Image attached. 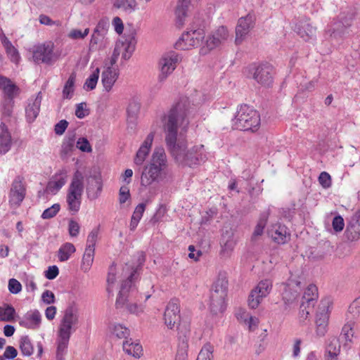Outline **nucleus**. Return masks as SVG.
Returning a JSON list of instances; mask_svg holds the SVG:
<instances>
[{
    "mask_svg": "<svg viewBox=\"0 0 360 360\" xmlns=\"http://www.w3.org/2000/svg\"><path fill=\"white\" fill-rule=\"evenodd\" d=\"M268 236L276 243L284 244L290 239V233L287 227L280 223H276L269 226L267 230Z\"/></svg>",
    "mask_w": 360,
    "mask_h": 360,
    "instance_id": "19",
    "label": "nucleus"
},
{
    "mask_svg": "<svg viewBox=\"0 0 360 360\" xmlns=\"http://www.w3.org/2000/svg\"><path fill=\"white\" fill-rule=\"evenodd\" d=\"M134 50L135 41L133 39L117 42L110 58L111 64L115 65L116 63L120 54L124 60L129 59Z\"/></svg>",
    "mask_w": 360,
    "mask_h": 360,
    "instance_id": "16",
    "label": "nucleus"
},
{
    "mask_svg": "<svg viewBox=\"0 0 360 360\" xmlns=\"http://www.w3.org/2000/svg\"><path fill=\"white\" fill-rule=\"evenodd\" d=\"M236 245V240L233 238V234L226 233L223 235L221 241V254L224 257H229L231 252L233 250Z\"/></svg>",
    "mask_w": 360,
    "mask_h": 360,
    "instance_id": "32",
    "label": "nucleus"
},
{
    "mask_svg": "<svg viewBox=\"0 0 360 360\" xmlns=\"http://www.w3.org/2000/svg\"><path fill=\"white\" fill-rule=\"evenodd\" d=\"M189 336L190 333L188 330L179 333L177 352L188 353Z\"/></svg>",
    "mask_w": 360,
    "mask_h": 360,
    "instance_id": "46",
    "label": "nucleus"
},
{
    "mask_svg": "<svg viewBox=\"0 0 360 360\" xmlns=\"http://www.w3.org/2000/svg\"><path fill=\"white\" fill-rule=\"evenodd\" d=\"M135 273L136 271H134V272L130 274L128 279L122 283L121 290L116 300L115 305L117 309H122L126 307V309L130 314L139 316L143 312V306L135 302H131L129 299V291H134L132 289V278Z\"/></svg>",
    "mask_w": 360,
    "mask_h": 360,
    "instance_id": "6",
    "label": "nucleus"
},
{
    "mask_svg": "<svg viewBox=\"0 0 360 360\" xmlns=\"http://www.w3.org/2000/svg\"><path fill=\"white\" fill-rule=\"evenodd\" d=\"M79 320L78 309L75 306L68 307L64 316L60 321L58 338L56 358L58 360H63L67 353L69 340L72 334V328L76 326Z\"/></svg>",
    "mask_w": 360,
    "mask_h": 360,
    "instance_id": "3",
    "label": "nucleus"
},
{
    "mask_svg": "<svg viewBox=\"0 0 360 360\" xmlns=\"http://www.w3.org/2000/svg\"><path fill=\"white\" fill-rule=\"evenodd\" d=\"M110 330L112 335L120 339H127L130 335L129 329L120 323L112 324L110 327Z\"/></svg>",
    "mask_w": 360,
    "mask_h": 360,
    "instance_id": "40",
    "label": "nucleus"
},
{
    "mask_svg": "<svg viewBox=\"0 0 360 360\" xmlns=\"http://www.w3.org/2000/svg\"><path fill=\"white\" fill-rule=\"evenodd\" d=\"M11 135L8 127L3 122L0 124V153L5 154L11 148Z\"/></svg>",
    "mask_w": 360,
    "mask_h": 360,
    "instance_id": "29",
    "label": "nucleus"
},
{
    "mask_svg": "<svg viewBox=\"0 0 360 360\" xmlns=\"http://www.w3.org/2000/svg\"><path fill=\"white\" fill-rule=\"evenodd\" d=\"M67 173L65 171H61L56 174L53 179L49 181L48 188L53 191H59L67 181Z\"/></svg>",
    "mask_w": 360,
    "mask_h": 360,
    "instance_id": "34",
    "label": "nucleus"
},
{
    "mask_svg": "<svg viewBox=\"0 0 360 360\" xmlns=\"http://www.w3.org/2000/svg\"><path fill=\"white\" fill-rule=\"evenodd\" d=\"M6 53L11 62L18 64L20 60V56L17 49L13 46L6 51Z\"/></svg>",
    "mask_w": 360,
    "mask_h": 360,
    "instance_id": "61",
    "label": "nucleus"
},
{
    "mask_svg": "<svg viewBox=\"0 0 360 360\" xmlns=\"http://www.w3.org/2000/svg\"><path fill=\"white\" fill-rule=\"evenodd\" d=\"M99 230L98 228L94 229L88 235L86 248H89L95 251V246L98 238Z\"/></svg>",
    "mask_w": 360,
    "mask_h": 360,
    "instance_id": "49",
    "label": "nucleus"
},
{
    "mask_svg": "<svg viewBox=\"0 0 360 360\" xmlns=\"http://www.w3.org/2000/svg\"><path fill=\"white\" fill-rule=\"evenodd\" d=\"M41 322V315L37 309L28 311L19 320L21 326L32 330L39 328Z\"/></svg>",
    "mask_w": 360,
    "mask_h": 360,
    "instance_id": "20",
    "label": "nucleus"
},
{
    "mask_svg": "<svg viewBox=\"0 0 360 360\" xmlns=\"http://www.w3.org/2000/svg\"><path fill=\"white\" fill-rule=\"evenodd\" d=\"M80 230V226L78 222L71 219L68 223V232L70 236L76 237L78 236Z\"/></svg>",
    "mask_w": 360,
    "mask_h": 360,
    "instance_id": "58",
    "label": "nucleus"
},
{
    "mask_svg": "<svg viewBox=\"0 0 360 360\" xmlns=\"http://www.w3.org/2000/svg\"><path fill=\"white\" fill-rule=\"evenodd\" d=\"M348 312L352 314L353 317H355L360 314V299L355 300L349 305Z\"/></svg>",
    "mask_w": 360,
    "mask_h": 360,
    "instance_id": "62",
    "label": "nucleus"
},
{
    "mask_svg": "<svg viewBox=\"0 0 360 360\" xmlns=\"http://www.w3.org/2000/svg\"><path fill=\"white\" fill-rule=\"evenodd\" d=\"M76 147L85 153H90L92 150L91 146L86 138H79L76 143Z\"/></svg>",
    "mask_w": 360,
    "mask_h": 360,
    "instance_id": "54",
    "label": "nucleus"
},
{
    "mask_svg": "<svg viewBox=\"0 0 360 360\" xmlns=\"http://www.w3.org/2000/svg\"><path fill=\"white\" fill-rule=\"evenodd\" d=\"M60 54L54 51V44L46 41L34 46L32 51V58L35 63L51 65L59 58Z\"/></svg>",
    "mask_w": 360,
    "mask_h": 360,
    "instance_id": "8",
    "label": "nucleus"
},
{
    "mask_svg": "<svg viewBox=\"0 0 360 360\" xmlns=\"http://www.w3.org/2000/svg\"><path fill=\"white\" fill-rule=\"evenodd\" d=\"M75 76L72 74L69 77L63 87V98L64 99H70L72 97L75 91Z\"/></svg>",
    "mask_w": 360,
    "mask_h": 360,
    "instance_id": "42",
    "label": "nucleus"
},
{
    "mask_svg": "<svg viewBox=\"0 0 360 360\" xmlns=\"http://www.w3.org/2000/svg\"><path fill=\"white\" fill-rule=\"evenodd\" d=\"M259 124L258 112L248 105H240L233 120V127L241 131H254Z\"/></svg>",
    "mask_w": 360,
    "mask_h": 360,
    "instance_id": "5",
    "label": "nucleus"
},
{
    "mask_svg": "<svg viewBox=\"0 0 360 360\" xmlns=\"http://www.w3.org/2000/svg\"><path fill=\"white\" fill-rule=\"evenodd\" d=\"M0 90L4 98H15L20 93V89L8 78L0 75Z\"/></svg>",
    "mask_w": 360,
    "mask_h": 360,
    "instance_id": "26",
    "label": "nucleus"
},
{
    "mask_svg": "<svg viewBox=\"0 0 360 360\" xmlns=\"http://www.w3.org/2000/svg\"><path fill=\"white\" fill-rule=\"evenodd\" d=\"M146 203H139L134 209L133 214L131 218L129 229L131 231H134L137 227L143 214L146 210Z\"/></svg>",
    "mask_w": 360,
    "mask_h": 360,
    "instance_id": "35",
    "label": "nucleus"
},
{
    "mask_svg": "<svg viewBox=\"0 0 360 360\" xmlns=\"http://www.w3.org/2000/svg\"><path fill=\"white\" fill-rule=\"evenodd\" d=\"M180 308L178 300H172L167 304L165 314L164 321L168 328L172 329L179 322Z\"/></svg>",
    "mask_w": 360,
    "mask_h": 360,
    "instance_id": "18",
    "label": "nucleus"
},
{
    "mask_svg": "<svg viewBox=\"0 0 360 360\" xmlns=\"http://www.w3.org/2000/svg\"><path fill=\"white\" fill-rule=\"evenodd\" d=\"M100 70L98 68H96L95 70L89 75L86 79L84 84V89L86 91H91L96 88L98 78H99Z\"/></svg>",
    "mask_w": 360,
    "mask_h": 360,
    "instance_id": "45",
    "label": "nucleus"
},
{
    "mask_svg": "<svg viewBox=\"0 0 360 360\" xmlns=\"http://www.w3.org/2000/svg\"><path fill=\"white\" fill-rule=\"evenodd\" d=\"M26 188L23 184V178L18 176L13 180L10 193L9 203L11 207H17L20 206L25 198Z\"/></svg>",
    "mask_w": 360,
    "mask_h": 360,
    "instance_id": "15",
    "label": "nucleus"
},
{
    "mask_svg": "<svg viewBox=\"0 0 360 360\" xmlns=\"http://www.w3.org/2000/svg\"><path fill=\"white\" fill-rule=\"evenodd\" d=\"M108 27H109L108 20L107 19H101L98 22L93 33L107 36Z\"/></svg>",
    "mask_w": 360,
    "mask_h": 360,
    "instance_id": "52",
    "label": "nucleus"
},
{
    "mask_svg": "<svg viewBox=\"0 0 360 360\" xmlns=\"http://www.w3.org/2000/svg\"><path fill=\"white\" fill-rule=\"evenodd\" d=\"M76 251V248L71 243H65L63 244L58 251V257L60 262L68 261L70 256Z\"/></svg>",
    "mask_w": 360,
    "mask_h": 360,
    "instance_id": "37",
    "label": "nucleus"
},
{
    "mask_svg": "<svg viewBox=\"0 0 360 360\" xmlns=\"http://www.w3.org/2000/svg\"><path fill=\"white\" fill-rule=\"evenodd\" d=\"M155 136L154 132H150L148 134L146 139L143 141L134 159V162L136 165H142L146 158L148 157Z\"/></svg>",
    "mask_w": 360,
    "mask_h": 360,
    "instance_id": "22",
    "label": "nucleus"
},
{
    "mask_svg": "<svg viewBox=\"0 0 360 360\" xmlns=\"http://www.w3.org/2000/svg\"><path fill=\"white\" fill-rule=\"evenodd\" d=\"M15 309L8 304L0 307V321H11L14 319Z\"/></svg>",
    "mask_w": 360,
    "mask_h": 360,
    "instance_id": "44",
    "label": "nucleus"
},
{
    "mask_svg": "<svg viewBox=\"0 0 360 360\" xmlns=\"http://www.w3.org/2000/svg\"><path fill=\"white\" fill-rule=\"evenodd\" d=\"M228 280L224 274H220L214 282L211 292H214V298H221L227 295Z\"/></svg>",
    "mask_w": 360,
    "mask_h": 360,
    "instance_id": "28",
    "label": "nucleus"
},
{
    "mask_svg": "<svg viewBox=\"0 0 360 360\" xmlns=\"http://www.w3.org/2000/svg\"><path fill=\"white\" fill-rule=\"evenodd\" d=\"M94 250H92L89 248H85L81 264V269L84 272H87L90 270L94 262Z\"/></svg>",
    "mask_w": 360,
    "mask_h": 360,
    "instance_id": "39",
    "label": "nucleus"
},
{
    "mask_svg": "<svg viewBox=\"0 0 360 360\" xmlns=\"http://www.w3.org/2000/svg\"><path fill=\"white\" fill-rule=\"evenodd\" d=\"M122 347L125 353L134 358H139L143 354L142 346L137 341H133L131 338L124 341Z\"/></svg>",
    "mask_w": 360,
    "mask_h": 360,
    "instance_id": "31",
    "label": "nucleus"
},
{
    "mask_svg": "<svg viewBox=\"0 0 360 360\" xmlns=\"http://www.w3.org/2000/svg\"><path fill=\"white\" fill-rule=\"evenodd\" d=\"M296 31L301 38L308 41L316 37V28L307 22H301L296 27Z\"/></svg>",
    "mask_w": 360,
    "mask_h": 360,
    "instance_id": "30",
    "label": "nucleus"
},
{
    "mask_svg": "<svg viewBox=\"0 0 360 360\" xmlns=\"http://www.w3.org/2000/svg\"><path fill=\"white\" fill-rule=\"evenodd\" d=\"M14 98H4L1 103V112L4 116L10 117L13 112Z\"/></svg>",
    "mask_w": 360,
    "mask_h": 360,
    "instance_id": "48",
    "label": "nucleus"
},
{
    "mask_svg": "<svg viewBox=\"0 0 360 360\" xmlns=\"http://www.w3.org/2000/svg\"><path fill=\"white\" fill-rule=\"evenodd\" d=\"M191 105L187 97H181L161 117L165 134V143L175 161L181 165L193 167L205 162L207 155L204 146H195L187 150V143L182 136L190 124Z\"/></svg>",
    "mask_w": 360,
    "mask_h": 360,
    "instance_id": "1",
    "label": "nucleus"
},
{
    "mask_svg": "<svg viewBox=\"0 0 360 360\" xmlns=\"http://www.w3.org/2000/svg\"><path fill=\"white\" fill-rule=\"evenodd\" d=\"M319 182L324 188H328L331 186V177L326 172H322L319 176Z\"/></svg>",
    "mask_w": 360,
    "mask_h": 360,
    "instance_id": "55",
    "label": "nucleus"
},
{
    "mask_svg": "<svg viewBox=\"0 0 360 360\" xmlns=\"http://www.w3.org/2000/svg\"><path fill=\"white\" fill-rule=\"evenodd\" d=\"M110 42V39L107 36L93 33L89 42V51L103 50L109 46Z\"/></svg>",
    "mask_w": 360,
    "mask_h": 360,
    "instance_id": "27",
    "label": "nucleus"
},
{
    "mask_svg": "<svg viewBox=\"0 0 360 360\" xmlns=\"http://www.w3.org/2000/svg\"><path fill=\"white\" fill-rule=\"evenodd\" d=\"M214 346L210 343H205L201 348L196 360H213Z\"/></svg>",
    "mask_w": 360,
    "mask_h": 360,
    "instance_id": "41",
    "label": "nucleus"
},
{
    "mask_svg": "<svg viewBox=\"0 0 360 360\" xmlns=\"http://www.w3.org/2000/svg\"><path fill=\"white\" fill-rule=\"evenodd\" d=\"M103 184L101 177L98 176H90L87 179L86 195L90 200L97 199L102 191Z\"/></svg>",
    "mask_w": 360,
    "mask_h": 360,
    "instance_id": "23",
    "label": "nucleus"
},
{
    "mask_svg": "<svg viewBox=\"0 0 360 360\" xmlns=\"http://www.w3.org/2000/svg\"><path fill=\"white\" fill-rule=\"evenodd\" d=\"M139 108V103L136 101H131L128 105L127 113L129 115L134 117L138 113Z\"/></svg>",
    "mask_w": 360,
    "mask_h": 360,
    "instance_id": "63",
    "label": "nucleus"
},
{
    "mask_svg": "<svg viewBox=\"0 0 360 360\" xmlns=\"http://www.w3.org/2000/svg\"><path fill=\"white\" fill-rule=\"evenodd\" d=\"M84 188V175L80 171L77 170L74 173L66 194L68 210L73 214L77 213L80 209Z\"/></svg>",
    "mask_w": 360,
    "mask_h": 360,
    "instance_id": "4",
    "label": "nucleus"
},
{
    "mask_svg": "<svg viewBox=\"0 0 360 360\" xmlns=\"http://www.w3.org/2000/svg\"><path fill=\"white\" fill-rule=\"evenodd\" d=\"M110 63V66L105 67L101 74V82L104 89L109 92L118 79L119 70Z\"/></svg>",
    "mask_w": 360,
    "mask_h": 360,
    "instance_id": "21",
    "label": "nucleus"
},
{
    "mask_svg": "<svg viewBox=\"0 0 360 360\" xmlns=\"http://www.w3.org/2000/svg\"><path fill=\"white\" fill-rule=\"evenodd\" d=\"M167 168V159L162 147L155 148L150 162L146 165L141 176V185L148 187L153 183L162 181L165 175Z\"/></svg>",
    "mask_w": 360,
    "mask_h": 360,
    "instance_id": "2",
    "label": "nucleus"
},
{
    "mask_svg": "<svg viewBox=\"0 0 360 360\" xmlns=\"http://www.w3.org/2000/svg\"><path fill=\"white\" fill-rule=\"evenodd\" d=\"M205 37L204 30L202 29L190 30L184 32L174 44L176 49L188 50L198 46Z\"/></svg>",
    "mask_w": 360,
    "mask_h": 360,
    "instance_id": "10",
    "label": "nucleus"
},
{
    "mask_svg": "<svg viewBox=\"0 0 360 360\" xmlns=\"http://www.w3.org/2000/svg\"><path fill=\"white\" fill-rule=\"evenodd\" d=\"M42 100L41 93L39 92L34 98L28 100V104L25 109L26 118L29 122H32L38 116L40 111V105Z\"/></svg>",
    "mask_w": 360,
    "mask_h": 360,
    "instance_id": "25",
    "label": "nucleus"
},
{
    "mask_svg": "<svg viewBox=\"0 0 360 360\" xmlns=\"http://www.w3.org/2000/svg\"><path fill=\"white\" fill-rule=\"evenodd\" d=\"M249 73L258 84L262 86H269L273 83L274 68L269 64L252 65L249 68Z\"/></svg>",
    "mask_w": 360,
    "mask_h": 360,
    "instance_id": "11",
    "label": "nucleus"
},
{
    "mask_svg": "<svg viewBox=\"0 0 360 360\" xmlns=\"http://www.w3.org/2000/svg\"><path fill=\"white\" fill-rule=\"evenodd\" d=\"M60 205L58 203L53 204L51 207L46 209L41 214V218L44 219H51L54 217L60 211Z\"/></svg>",
    "mask_w": 360,
    "mask_h": 360,
    "instance_id": "51",
    "label": "nucleus"
},
{
    "mask_svg": "<svg viewBox=\"0 0 360 360\" xmlns=\"http://www.w3.org/2000/svg\"><path fill=\"white\" fill-rule=\"evenodd\" d=\"M345 235V237L350 241L356 240L360 238L359 212H357L347 224Z\"/></svg>",
    "mask_w": 360,
    "mask_h": 360,
    "instance_id": "24",
    "label": "nucleus"
},
{
    "mask_svg": "<svg viewBox=\"0 0 360 360\" xmlns=\"http://www.w3.org/2000/svg\"><path fill=\"white\" fill-rule=\"evenodd\" d=\"M354 323L353 321H349L344 325L342 329L341 336L343 337L347 342H351L354 335Z\"/></svg>",
    "mask_w": 360,
    "mask_h": 360,
    "instance_id": "47",
    "label": "nucleus"
},
{
    "mask_svg": "<svg viewBox=\"0 0 360 360\" xmlns=\"http://www.w3.org/2000/svg\"><path fill=\"white\" fill-rule=\"evenodd\" d=\"M41 300L46 304H51L55 302V295L53 292L46 290L42 293Z\"/></svg>",
    "mask_w": 360,
    "mask_h": 360,
    "instance_id": "64",
    "label": "nucleus"
},
{
    "mask_svg": "<svg viewBox=\"0 0 360 360\" xmlns=\"http://www.w3.org/2000/svg\"><path fill=\"white\" fill-rule=\"evenodd\" d=\"M75 144V139L73 138L65 140L61 146V153L65 155H68L73 150Z\"/></svg>",
    "mask_w": 360,
    "mask_h": 360,
    "instance_id": "53",
    "label": "nucleus"
},
{
    "mask_svg": "<svg viewBox=\"0 0 360 360\" xmlns=\"http://www.w3.org/2000/svg\"><path fill=\"white\" fill-rule=\"evenodd\" d=\"M8 290L13 294H18L21 291L22 285L18 280L11 278L8 281Z\"/></svg>",
    "mask_w": 360,
    "mask_h": 360,
    "instance_id": "60",
    "label": "nucleus"
},
{
    "mask_svg": "<svg viewBox=\"0 0 360 360\" xmlns=\"http://www.w3.org/2000/svg\"><path fill=\"white\" fill-rule=\"evenodd\" d=\"M332 226L335 232L342 231L345 226L343 218L340 215L335 216L332 221Z\"/></svg>",
    "mask_w": 360,
    "mask_h": 360,
    "instance_id": "57",
    "label": "nucleus"
},
{
    "mask_svg": "<svg viewBox=\"0 0 360 360\" xmlns=\"http://www.w3.org/2000/svg\"><path fill=\"white\" fill-rule=\"evenodd\" d=\"M350 24L349 22H345L340 21H333L330 25H328L326 30V35L330 38H337L343 29Z\"/></svg>",
    "mask_w": 360,
    "mask_h": 360,
    "instance_id": "33",
    "label": "nucleus"
},
{
    "mask_svg": "<svg viewBox=\"0 0 360 360\" xmlns=\"http://www.w3.org/2000/svg\"><path fill=\"white\" fill-rule=\"evenodd\" d=\"M114 6L127 13H131L136 10L137 2L136 0H115Z\"/></svg>",
    "mask_w": 360,
    "mask_h": 360,
    "instance_id": "38",
    "label": "nucleus"
},
{
    "mask_svg": "<svg viewBox=\"0 0 360 360\" xmlns=\"http://www.w3.org/2000/svg\"><path fill=\"white\" fill-rule=\"evenodd\" d=\"M131 197L129 188L127 186H122L119 191V202L120 204L125 203Z\"/></svg>",
    "mask_w": 360,
    "mask_h": 360,
    "instance_id": "56",
    "label": "nucleus"
},
{
    "mask_svg": "<svg viewBox=\"0 0 360 360\" xmlns=\"http://www.w3.org/2000/svg\"><path fill=\"white\" fill-rule=\"evenodd\" d=\"M226 296H223L221 298H214V292L210 294V311L215 314L222 313L226 309L225 298Z\"/></svg>",
    "mask_w": 360,
    "mask_h": 360,
    "instance_id": "36",
    "label": "nucleus"
},
{
    "mask_svg": "<svg viewBox=\"0 0 360 360\" xmlns=\"http://www.w3.org/2000/svg\"><path fill=\"white\" fill-rule=\"evenodd\" d=\"M331 308L332 300L330 297L321 301L316 316V333L319 337L324 336L327 333Z\"/></svg>",
    "mask_w": 360,
    "mask_h": 360,
    "instance_id": "9",
    "label": "nucleus"
},
{
    "mask_svg": "<svg viewBox=\"0 0 360 360\" xmlns=\"http://www.w3.org/2000/svg\"><path fill=\"white\" fill-rule=\"evenodd\" d=\"M255 20V15L250 13L238 19L236 27L235 42L236 44H241L245 39L250 30L254 27Z\"/></svg>",
    "mask_w": 360,
    "mask_h": 360,
    "instance_id": "17",
    "label": "nucleus"
},
{
    "mask_svg": "<svg viewBox=\"0 0 360 360\" xmlns=\"http://www.w3.org/2000/svg\"><path fill=\"white\" fill-rule=\"evenodd\" d=\"M317 297V288L314 285H310L305 290L302 299L306 300L309 304L314 302Z\"/></svg>",
    "mask_w": 360,
    "mask_h": 360,
    "instance_id": "50",
    "label": "nucleus"
},
{
    "mask_svg": "<svg viewBox=\"0 0 360 360\" xmlns=\"http://www.w3.org/2000/svg\"><path fill=\"white\" fill-rule=\"evenodd\" d=\"M20 349L24 356H30L33 354L34 348L28 336H22L20 340Z\"/></svg>",
    "mask_w": 360,
    "mask_h": 360,
    "instance_id": "43",
    "label": "nucleus"
},
{
    "mask_svg": "<svg viewBox=\"0 0 360 360\" xmlns=\"http://www.w3.org/2000/svg\"><path fill=\"white\" fill-rule=\"evenodd\" d=\"M181 60V56L174 51L163 53L158 63V82L162 83L166 81L167 77L175 70Z\"/></svg>",
    "mask_w": 360,
    "mask_h": 360,
    "instance_id": "7",
    "label": "nucleus"
},
{
    "mask_svg": "<svg viewBox=\"0 0 360 360\" xmlns=\"http://www.w3.org/2000/svg\"><path fill=\"white\" fill-rule=\"evenodd\" d=\"M89 32V30L88 28H86L84 32L80 30L74 29L69 32L68 37L72 39H84L88 35Z\"/></svg>",
    "mask_w": 360,
    "mask_h": 360,
    "instance_id": "59",
    "label": "nucleus"
},
{
    "mask_svg": "<svg viewBox=\"0 0 360 360\" xmlns=\"http://www.w3.org/2000/svg\"><path fill=\"white\" fill-rule=\"evenodd\" d=\"M282 285V297L284 302L290 304L296 300L302 290L299 278L296 276H291Z\"/></svg>",
    "mask_w": 360,
    "mask_h": 360,
    "instance_id": "14",
    "label": "nucleus"
},
{
    "mask_svg": "<svg viewBox=\"0 0 360 360\" xmlns=\"http://www.w3.org/2000/svg\"><path fill=\"white\" fill-rule=\"evenodd\" d=\"M229 37L230 34L226 27L223 25L218 27L207 37L202 51L206 53L207 51L219 47L225 44Z\"/></svg>",
    "mask_w": 360,
    "mask_h": 360,
    "instance_id": "12",
    "label": "nucleus"
},
{
    "mask_svg": "<svg viewBox=\"0 0 360 360\" xmlns=\"http://www.w3.org/2000/svg\"><path fill=\"white\" fill-rule=\"evenodd\" d=\"M272 288V281L269 279L261 281L252 290L249 298L248 305L252 309H256L261 303L262 299L266 297Z\"/></svg>",
    "mask_w": 360,
    "mask_h": 360,
    "instance_id": "13",
    "label": "nucleus"
}]
</instances>
